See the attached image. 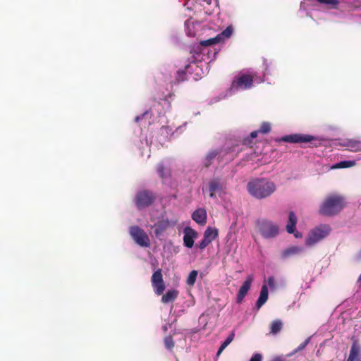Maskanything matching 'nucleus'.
<instances>
[{"mask_svg":"<svg viewBox=\"0 0 361 361\" xmlns=\"http://www.w3.org/2000/svg\"><path fill=\"white\" fill-rule=\"evenodd\" d=\"M283 324L279 319H275L270 324L269 333L273 335L277 334L283 328Z\"/></svg>","mask_w":361,"mask_h":361,"instance_id":"23","label":"nucleus"},{"mask_svg":"<svg viewBox=\"0 0 361 361\" xmlns=\"http://www.w3.org/2000/svg\"><path fill=\"white\" fill-rule=\"evenodd\" d=\"M302 251H303L302 247L293 246V247H288L286 250H283L282 252L281 255H282V257L287 258L290 256L299 254Z\"/></svg>","mask_w":361,"mask_h":361,"instance_id":"24","label":"nucleus"},{"mask_svg":"<svg viewBox=\"0 0 361 361\" xmlns=\"http://www.w3.org/2000/svg\"><path fill=\"white\" fill-rule=\"evenodd\" d=\"M268 286L271 289L276 288V284H275V279L274 276H269L267 280Z\"/></svg>","mask_w":361,"mask_h":361,"instance_id":"35","label":"nucleus"},{"mask_svg":"<svg viewBox=\"0 0 361 361\" xmlns=\"http://www.w3.org/2000/svg\"><path fill=\"white\" fill-rule=\"evenodd\" d=\"M151 281L155 293L158 295H161L165 290V284L161 269H158L153 273Z\"/></svg>","mask_w":361,"mask_h":361,"instance_id":"11","label":"nucleus"},{"mask_svg":"<svg viewBox=\"0 0 361 361\" xmlns=\"http://www.w3.org/2000/svg\"><path fill=\"white\" fill-rule=\"evenodd\" d=\"M238 154V151L236 152L234 147L227 149H211L206 154L203 164L204 167L208 168L216 159L219 164H226L232 161Z\"/></svg>","mask_w":361,"mask_h":361,"instance_id":"3","label":"nucleus"},{"mask_svg":"<svg viewBox=\"0 0 361 361\" xmlns=\"http://www.w3.org/2000/svg\"><path fill=\"white\" fill-rule=\"evenodd\" d=\"M204 236L210 242L214 240L218 236V229L212 227H207L204 233Z\"/></svg>","mask_w":361,"mask_h":361,"instance_id":"25","label":"nucleus"},{"mask_svg":"<svg viewBox=\"0 0 361 361\" xmlns=\"http://www.w3.org/2000/svg\"><path fill=\"white\" fill-rule=\"evenodd\" d=\"M243 143L245 145L251 146V145L252 144V139L250 138V137H247L243 140Z\"/></svg>","mask_w":361,"mask_h":361,"instance_id":"38","label":"nucleus"},{"mask_svg":"<svg viewBox=\"0 0 361 361\" xmlns=\"http://www.w3.org/2000/svg\"><path fill=\"white\" fill-rule=\"evenodd\" d=\"M164 343L165 348L171 351L173 350V348L175 345L174 341L171 336H166L164 339Z\"/></svg>","mask_w":361,"mask_h":361,"instance_id":"31","label":"nucleus"},{"mask_svg":"<svg viewBox=\"0 0 361 361\" xmlns=\"http://www.w3.org/2000/svg\"><path fill=\"white\" fill-rule=\"evenodd\" d=\"M147 111H145V113L142 114L141 115H139L135 118V122H139L140 120H142L144 116L147 114Z\"/></svg>","mask_w":361,"mask_h":361,"instance_id":"40","label":"nucleus"},{"mask_svg":"<svg viewBox=\"0 0 361 361\" xmlns=\"http://www.w3.org/2000/svg\"><path fill=\"white\" fill-rule=\"evenodd\" d=\"M157 169L159 177L161 178H165L170 176V171L165 168L162 164H159L157 166Z\"/></svg>","mask_w":361,"mask_h":361,"instance_id":"27","label":"nucleus"},{"mask_svg":"<svg viewBox=\"0 0 361 361\" xmlns=\"http://www.w3.org/2000/svg\"><path fill=\"white\" fill-rule=\"evenodd\" d=\"M208 190L209 196L212 198H216V196H221L224 193V185L218 178H214L209 180L208 183Z\"/></svg>","mask_w":361,"mask_h":361,"instance_id":"12","label":"nucleus"},{"mask_svg":"<svg viewBox=\"0 0 361 361\" xmlns=\"http://www.w3.org/2000/svg\"><path fill=\"white\" fill-rule=\"evenodd\" d=\"M253 85V77L247 73H239L237 74L231 85L230 91L250 89Z\"/></svg>","mask_w":361,"mask_h":361,"instance_id":"6","label":"nucleus"},{"mask_svg":"<svg viewBox=\"0 0 361 361\" xmlns=\"http://www.w3.org/2000/svg\"><path fill=\"white\" fill-rule=\"evenodd\" d=\"M257 225L261 234L265 238H274L279 233L278 226L271 221L262 220L259 221Z\"/></svg>","mask_w":361,"mask_h":361,"instance_id":"9","label":"nucleus"},{"mask_svg":"<svg viewBox=\"0 0 361 361\" xmlns=\"http://www.w3.org/2000/svg\"><path fill=\"white\" fill-rule=\"evenodd\" d=\"M198 25L197 22H194L192 19H188L185 23L186 27V33L188 36L194 37L196 34L195 25Z\"/></svg>","mask_w":361,"mask_h":361,"instance_id":"22","label":"nucleus"},{"mask_svg":"<svg viewBox=\"0 0 361 361\" xmlns=\"http://www.w3.org/2000/svg\"><path fill=\"white\" fill-rule=\"evenodd\" d=\"M298 219L293 212H290L288 214V221L286 225V231L288 233H294L296 228Z\"/></svg>","mask_w":361,"mask_h":361,"instance_id":"18","label":"nucleus"},{"mask_svg":"<svg viewBox=\"0 0 361 361\" xmlns=\"http://www.w3.org/2000/svg\"><path fill=\"white\" fill-rule=\"evenodd\" d=\"M331 230L328 224H321L314 228L310 231L305 240L306 245L312 246L319 242L329 235Z\"/></svg>","mask_w":361,"mask_h":361,"instance_id":"4","label":"nucleus"},{"mask_svg":"<svg viewBox=\"0 0 361 361\" xmlns=\"http://www.w3.org/2000/svg\"><path fill=\"white\" fill-rule=\"evenodd\" d=\"M166 330H167L166 326H164V331H166Z\"/></svg>","mask_w":361,"mask_h":361,"instance_id":"44","label":"nucleus"},{"mask_svg":"<svg viewBox=\"0 0 361 361\" xmlns=\"http://www.w3.org/2000/svg\"><path fill=\"white\" fill-rule=\"evenodd\" d=\"M212 242H210V240H209L207 238H205V237L203 235V239L199 244L197 245V247L202 250L206 248Z\"/></svg>","mask_w":361,"mask_h":361,"instance_id":"34","label":"nucleus"},{"mask_svg":"<svg viewBox=\"0 0 361 361\" xmlns=\"http://www.w3.org/2000/svg\"><path fill=\"white\" fill-rule=\"evenodd\" d=\"M319 3L330 6L331 8H336L338 4V0H317Z\"/></svg>","mask_w":361,"mask_h":361,"instance_id":"33","label":"nucleus"},{"mask_svg":"<svg viewBox=\"0 0 361 361\" xmlns=\"http://www.w3.org/2000/svg\"><path fill=\"white\" fill-rule=\"evenodd\" d=\"M235 336V333L233 331L226 339L221 343L220 348L217 351V355H219L223 350L233 341Z\"/></svg>","mask_w":361,"mask_h":361,"instance_id":"26","label":"nucleus"},{"mask_svg":"<svg viewBox=\"0 0 361 361\" xmlns=\"http://www.w3.org/2000/svg\"><path fill=\"white\" fill-rule=\"evenodd\" d=\"M295 236L296 238H298V237H301V235H300V234H299V233H298V232H297L296 233H295Z\"/></svg>","mask_w":361,"mask_h":361,"instance_id":"43","label":"nucleus"},{"mask_svg":"<svg viewBox=\"0 0 361 361\" xmlns=\"http://www.w3.org/2000/svg\"><path fill=\"white\" fill-rule=\"evenodd\" d=\"M269 296L268 287L267 285H263L261 290L259 297L256 302V308L259 310L262 306L267 301Z\"/></svg>","mask_w":361,"mask_h":361,"instance_id":"17","label":"nucleus"},{"mask_svg":"<svg viewBox=\"0 0 361 361\" xmlns=\"http://www.w3.org/2000/svg\"><path fill=\"white\" fill-rule=\"evenodd\" d=\"M262 355L259 353H255L252 356L250 361H262Z\"/></svg>","mask_w":361,"mask_h":361,"instance_id":"36","label":"nucleus"},{"mask_svg":"<svg viewBox=\"0 0 361 361\" xmlns=\"http://www.w3.org/2000/svg\"><path fill=\"white\" fill-rule=\"evenodd\" d=\"M355 164V161H343L337 163L333 168L343 169L353 166Z\"/></svg>","mask_w":361,"mask_h":361,"instance_id":"30","label":"nucleus"},{"mask_svg":"<svg viewBox=\"0 0 361 361\" xmlns=\"http://www.w3.org/2000/svg\"><path fill=\"white\" fill-rule=\"evenodd\" d=\"M190 50V54H192L194 61H202L205 60V57L202 55V51H207L208 54L210 51V47H191Z\"/></svg>","mask_w":361,"mask_h":361,"instance_id":"15","label":"nucleus"},{"mask_svg":"<svg viewBox=\"0 0 361 361\" xmlns=\"http://www.w3.org/2000/svg\"><path fill=\"white\" fill-rule=\"evenodd\" d=\"M360 350V346L355 341L351 346L347 361H357Z\"/></svg>","mask_w":361,"mask_h":361,"instance_id":"21","label":"nucleus"},{"mask_svg":"<svg viewBox=\"0 0 361 361\" xmlns=\"http://www.w3.org/2000/svg\"><path fill=\"white\" fill-rule=\"evenodd\" d=\"M271 361H284V360L280 356H276L274 357Z\"/></svg>","mask_w":361,"mask_h":361,"instance_id":"42","label":"nucleus"},{"mask_svg":"<svg viewBox=\"0 0 361 361\" xmlns=\"http://www.w3.org/2000/svg\"><path fill=\"white\" fill-rule=\"evenodd\" d=\"M316 140V137L313 135L300 133L285 135L281 138V140L286 142L299 144L310 143L309 147H311L312 142Z\"/></svg>","mask_w":361,"mask_h":361,"instance_id":"10","label":"nucleus"},{"mask_svg":"<svg viewBox=\"0 0 361 361\" xmlns=\"http://www.w3.org/2000/svg\"><path fill=\"white\" fill-rule=\"evenodd\" d=\"M259 133V130L252 131L250 133V137L252 138V139L256 138L257 137Z\"/></svg>","mask_w":361,"mask_h":361,"instance_id":"41","label":"nucleus"},{"mask_svg":"<svg viewBox=\"0 0 361 361\" xmlns=\"http://www.w3.org/2000/svg\"><path fill=\"white\" fill-rule=\"evenodd\" d=\"M130 234L135 242L141 247H147L150 245V240L144 231L137 226H133L130 228Z\"/></svg>","mask_w":361,"mask_h":361,"instance_id":"7","label":"nucleus"},{"mask_svg":"<svg viewBox=\"0 0 361 361\" xmlns=\"http://www.w3.org/2000/svg\"><path fill=\"white\" fill-rule=\"evenodd\" d=\"M178 295V291L175 289L169 290L161 298V302L167 304L173 302Z\"/></svg>","mask_w":361,"mask_h":361,"instance_id":"19","label":"nucleus"},{"mask_svg":"<svg viewBox=\"0 0 361 361\" xmlns=\"http://www.w3.org/2000/svg\"><path fill=\"white\" fill-rule=\"evenodd\" d=\"M155 194L149 190L138 191L135 197L134 202L138 210L152 206L156 200Z\"/></svg>","mask_w":361,"mask_h":361,"instance_id":"5","label":"nucleus"},{"mask_svg":"<svg viewBox=\"0 0 361 361\" xmlns=\"http://www.w3.org/2000/svg\"><path fill=\"white\" fill-rule=\"evenodd\" d=\"M345 146L347 147L352 152H360L361 151V141L357 140H348L345 142Z\"/></svg>","mask_w":361,"mask_h":361,"instance_id":"20","label":"nucleus"},{"mask_svg":"<svg viewBox=\"0 0 361 361\" xmlns=\"http://www.w3.org/2000/svg\"><path fill=\"white\" fill-rule=\"evenodd\" d=\"M192 219L200 225H205L207 223V212L203 208L196 209L192 214Z\"/></svg>","mask_w":361,"mask_h":361,"instance_id":"16","label":"nucleus"},{"mask_svg":"<svg viewBox=\"0 0 361 361\" xmlns=\"http://www.w3.org/2000/svg\"><path fill=\"white\" fill-rule=\"evenodd\" d=\"M247 189L253 197L262 200L274 194L276 190V185L268 178H257L248 182Z\"/></svg>","mask_w":361,"mask_h":361,"instance_id":"1","label":"nucleus"},{"mask_svg":"<svg viewBox=\"0 0 361 361\" xmlns=\"http://www.w3.org/2000/svg\"><path fill=\"white\" fill-rule=\"evenodd\" d=\"M201 54L204 57H205L204 61L212 60V56H211V54H212V51L211 50L208 54L207 51H202Z\"/></svg>","mask_w":361,"mask_h":361,"instance_id":"37","label":"nucleus"},{"mask_svg":"<svg viewBox=\"0 0 361 361\" xmlns=\"http://www.w3.org/2000/svg\"><path fill=\"white\" fill-rule=\"evenodd\" d=\"M197 274H198V272L197 270H192L190 272L188 277L186 280V283L188 286H194V284L196 281L197 277Z\"/></svg>","mask_w":361,"mask_h":361,"instance_id":"29","label":"nucleus"},{"mask_svg":"<svg viewBox=\"0 0 361 361\" xmlns=\"http://www.w3.org/2000/svg\"><path fill=\"white\" fill-rule=\"evenodd\" d=\"M253 281V276L252 275L247 276L243 285L240 286L238 293L237 294L236 302L240 304L247 295L248 290L250 288L251 284Z\"/></svg>","mask_w":361,"mask_h":361,"instance_id":"14","label":"nucleus"},{"mask_svg":"<svg viewBox=\"0 0 361 361\" xmlns=\"http://www.w3.org/2000/svg\"><path fill=\"white\" fill-rule=\"evenodd\" d=\"M345 202L343 196L338 194L327 195L320 204L319 214L325 216L337 215L345 207Z\"/></svg>","mask_w":361,"mask_h":361,"instance_id":"2","label":"nucleus"},{"mask_svg":"<svg viewBox=\"0 0 361 361\" xmlns=\"http://www.w3.org/2000/svg\"><path fill=\"white\" fill-rule=\"evenodd\" d=\"M258 130L263 134L268 133L271 131V126L268 122H263Z\"/></svg>","mask_w":361,"mask_h":361,"instance_id":"32","label":"nucleus"},{"mask_svg":"<svg viewBox=\"0 0 361 361\" xmlns=\"http://www.w3.org/2000/svg\"><path fill=\"white\" fill-rule=\"evenodd\" d=\"M183 244L186 247L191 248L194 245V240L198 236L197 232L192 228L187 226L183 230Z\"/></svg>","mask_w":361,"mask_h":361,"instance_id":"13","label":"nucleus"},{"mask_svg":"<svg viewBox=\"0 0 361 361\" xmlns=\"http://www.w3.org/2000/svg\"><path fill=\"white\" fill-rule=\"evenodd\" d=\"M190 65L185 66V70H178L177 71L176 80L179 82H183L187 80V74L186 70L190 68Z\"/></svg>","mask_w":361,"mask_h":361,"instance_id":"28","label":"nucleus"},{"mask_svg":"<svg viewBox=\"0 0 361 361\" xmlns=\"http://www.w3.org/2000/svg\"><path fill=\"white\" fill-rule=\"evenodd\" d=\"M308 343V340H306L305 341H304L303 343H302L297 348V351H299V350H302V349H304L307 344Z\"/></svg>","mask_w":361,"mask_h":361,"instance_id":"39","label":"nucleus"},{"mask_svg":"<svg viewBox=\"0 0 361 361\" xmlns=\"http://www.w3.org/2000/svg\"><path fill=\"white\" fill-rule=\"evenodd\" d=\"M233 30L234 28L233 25H229L216 37L201 41L199 45H214L215 44L224 43L227 39L231 37Z\"/></svg>","mask_w":361,"mask_h":361,"instance_id":"8","label":"nucleus"}]
</instances>
